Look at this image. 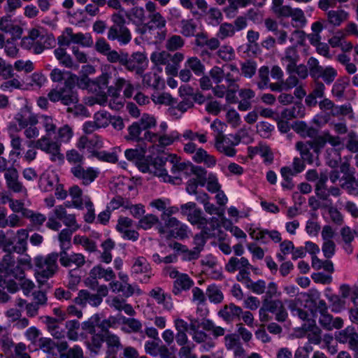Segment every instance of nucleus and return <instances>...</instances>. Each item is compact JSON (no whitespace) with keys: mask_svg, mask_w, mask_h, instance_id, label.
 <instances>
[{"mask_svg":"<svg viewBox=\"0 0 358 358\" xmlns=\"http://www.w3.org/2000/svg\"><path fill=\"white\" fill-rule=\"evenodd\" d=\"M196 320H192L189 324V329L192 331V340L201 344V350L203 352H208L213 349L215 343L206 331L212 333L214 338L222 336L225 334V329L222 327L216 326L214 322L208 319L201 320L199 324Z\"/></svg>","mask_w":358,"mask_h":358,"instance_id":"f257e3e1","label":"nucleus"},{"mask_svg":"<svg viewBox=\"0 0 358 358\" xmlns=\"http://www.w3.org/2000/svg\"><path fill=\"white\" fill-rule=\"evenodd\" d=\"M149 21L138 27L136 31L155 43H161L165 40L167 34L166 20L161 13L148 15Z\"/></svg>","mask_w":358,"mask_h":358,"instance_id":"f03ea898","label":"nucleus"},{"mask_svg":"<svg viewBox=\"0 0 358 358\" xmlns=\"http://www.w3.org/2000/svg\"><path fill=\"white\" fill-rule=\"evenodd\" d=\"M69 77L65 80L63 87L50 90L48 98L52 102L60 101L64 106L76 105L79 101L77 91L74 89L78 76L68 73Z\"/></svg>","mask_w":358,"mask_h":358,"instance_id":"7ed1b4c3","label":"nucleus"},{"mask_svg":"<svg viewBox=\"0 0 358 358\" xmlns=\"http://www.w3.org/2000/svg\"><path fill=\"white\" fill-rule=\"evenodd\" d=\"M58 253L52 252L46 256L36 257L35 262V278L40 286L52 278L58 271Z\"/></svg>","mask_w":358,"mask_h":358,"instance_id":"20e7f679","label":"nucleus"},{"mask_svg":"<svg viewBox=\"0 0 358 358\" xmlns=\"http://www.w3.org/2000/svg\"><path fill=\"white\" fill-rule=\"evenodd\" d=\"M113 24L108 29L107 38L108 40L117 41L120 45H127L132 38L131 33L126 26V20L120 12L114 13L111 15Z\"/></svg>","mask_w":358,"mask_h":358,"instance_id":"39448f33","label":"nucleus"},{"mask_svg":"<svg viewBox=\"0 0 358 358\" xmlns=\"http://www.w3.org/2000/svg\"><path fill=\"white\" fill-rule=\"evenodd\" d=\"M51 136H42L37 141H29L28 147L31 148L34 145L36 149L41 150L50 155V159L53 162H63L64 159V155L61 152V144L57 141H53Z\"/></svg>","mask_w":358,"mask_h":358,"instance_id":"423d86ee","label":"nucleus"},{"mask_svg":"<svg viewBox=\"0 0 358 358\" xmlns=\"http://www.w3.org/2000/svg\"><path fill=\"white\" fill-rule=\"evenodd\" d=\"M164 271L166 275L175 279L172 289L175 295H179L182 292L189 290L194 284L193 280L187 274L181 273L175 268L169 266L165 268Z\"/></svg>","mask_w":358,"mask_h":358,"instance_id":"0eeeda50","label":"nucleus"},{"mask_svg":"<svg viewBox=\"0 0 358 358\" xmlns=\"http://www.w3.org/2000/svg\"><path fill=\"white\" fill-rule=\"evenodd\" d=\"M240 142L241 138L238 135H230V136L217 135L215 139V148L220 153L231 157L236 154L234 146Z\"/></svg>","mask_w":358,"mask_h":358,"instance_id":"6e6552de","label":"nucleus"},{"mask_svg":"<svg viewBox=\"0 0 358 358\" xmlns=\"http://www.w3.org/2000/svg\"><path fill=\"white\" fill-rule=\"evenodd\" d=\"M71 173L76 179L81 181L82 185H89L98 177L99 171L91 166L85 167L82 166H71Z\"/></svg>","mask_w":358,"mask_h":358,"instance_id":"1a4fd4ad","label":"nucleus"},{"mask_svg":"<svg viewBox=\"0 0 358 358\" xmlns=\"http://www.w3.org/2000/svg\"><path fill=\"white\" fill-rule=\"evenodd\" d=\"M131 272L136 276L143 275L141 282L143 283H148L153 275L151 266L144 257H138L133 259Z\"/></svg>","mask_w":358,"mask_h":358,"instance_id":"9d476101","label":"nucleus"},{"mask_svg":"<svg viewBox=\"0 0 358 358\" xmlns=\"http://www.w3.org/2000/svg\"><path fill=\"white\" fill-rule=\"evenodd\" d=\"M60 264L66 268L74 267V269L80 268L86 262L85 256L81 253H68L67 250L60 251L58 253Z\"/></svg>","mask_w":358,"mask_h":358,"instance_id":"9b49d317","label":"nucleus"},{"mask_svg":"<svg viewBox=\"0 0 358 358\" xmlns=\"http://www.w3.org/2000/svg\"><path fill=\"white\" fill-rule=\"evenodd\" d=\"M123 88L124 96L127 98L131 97L134 92V87L131 81L122 77H116L114 85L108 87V95L113 97H118L120 91Z\"/></svg>","mask_w":358,"mask_h":358,"instance_id":"f8f14e48","label":"nucleus"},{"mask_svg":"<svg viewBox=\"0 0 358 358\" xmlns=\"http://www.w3.org/2000/svg\"><path fill=\"white\" fill-rule=\"evenodd\" d=\"M313 141V152L318 155L321 148H323L326 143H329L331 146L339 147L343 145L342 138L338 136H334L329 131H325L322 136H318L315 141Z\"/></svg>","mask_w":358,"mask_h":358,"instance_id":"ddd939ff","label":"nucleus"},{"mask_svg":"<svg viewBox=\"0 0 358 358\" xmlns=\"http://www.w3.org/2000/svg\"><path fill=\"white\" fill-rule=\"evenodd\" d=\"M169 163L171 165V181L169 182H180L181 180L180 175L181 172L185 171L187 164L185 162H180V158L176 155H169L166 157V163Z\"/></svg>","mask_w":358,"mask_h":358,"instance_id":"4468645a","label":"nucleus"},{"mask_svg":"<svg viewBox=\"0 0 358 358\" xmlns=\"http://www.w3.org/2000/svg\"><path fill=\"white\" fill-rule=\"evenodd\" d=\"M148 295L154 299L158 304L162 305L164 310L171 311L173 308V303L170 294L166 293L160 287L151 289Z\"/></svg>","mask_w":358,"mask_h":358,"instance_id":"2eb2a0df","label":"nucleus"},{"mask_svg":"<svg viewBox=\"0 0 358 358\" xmlns=\"http://www.w3.org/2000/svg\"><path fill=\"white\" fill-rule=\"evenodd\" d=\"M74 302L83 307L86 306L87 304L97 307L102 303V299L96 294H92L86 289H81L74 299Z\"/></svg>","mask_w":358,"mask_h":358,"instance_id":"dca6fc26","label":"nucleus"},{"mask_svg":"<svg viewBox=\"0 0 358 358\" xmlns=\"http://www.w3.org/2000/svg\"><path fill=\"white\" fill-rule=\"evenodd\" d=\"M165 164L166 157H150V173L162 178L164 182H170L171 176H169L167 171L164 168Z\"/></svg>","mask_w":358,"mask_h":358,"instance_id":"f3484780","label":"nucleus"},{"mask_svg":"<svg viewBox=\"0 0 358 358\" xmlns=\"http://www.w3.org/2000/svg\"><path fill=\"white\" fill-rule=\"evenodd\" d=\"M0 29L12 36L13 39L21 38L22 34V28L15 23L10 16H4L0 19Z\"/></svg>","mask_w":358,"mask_h":358,"instance_id":"a211bd4d","label":"nucleus"},{"mask_svg":"<svg viewBox=\"0 0 358 358\" xmlns=\"http://www.w3.org/2000/svg\"><path fill=\"white\" fill-rule=\"evenodd\" d=\"M144 138L152 143H159L162 146H167L171 145L175 141L179 138L177 132H172L169 134H164L159 136L157 134L146 131L144 134Z\"/></svg>","mask_w":358,"mask_h":358,"instance_id":"6ab92c4d","label":"nucleus"},{"mask_svg":"<svg viewBox=\"0 0 358 358\" xmlns=\"http://www.w3.org/2000/svg\"><path fill=\"white\" fill-rule=\"evenodd\" d=\"M295 148L299 152L301 158L306 163L313 164L315 159H317L318 155H316V157H315L314 154L310 151L313 150L312 141H298L295 145Z\"/></svg>","mask_w":358,"mask_h":358,"instance_id":"aec40b11","label":"nucleus"},{"mask_svg":"<svg viewBox=\"0 0 358 358\" xmlns=\"http://www.w3.org/2000/svg\"><path fill=\"white\" fill-rule=\"evenodd\" d=\"M107 304L115 310L124 311L129 316H134L136 311L132 306L127 303L126 301L118 296H113L106 300Z\"/></svg>","mask_w":358,"mask_h":358,"instance_id":"412c9836","label":"nucleus"},{"mask_svg":"<svg viewBox=\"0 0 358 358\" xmlns=\"http://www.w3.org/2000/svg\"><path fill=\"white\" fill-rule=\"evenodd\" d=\"M289 17L292 18V26L294 28H303L307 24V20L304 12L299 8H293L289 6L282 17Z\"/></svg>","mask_w":358,"mask_h":358,"instance_id":"4be33fe9","label":"nucleus"},{"mask_svg":"<svg viewBox=\"0 0 358 358\" xmlns=\"http://www.w3.org/2000/svg\"><path fill=\"white\" fill-rule=\"evenodd\" d=\"M319 323L324 329L328 331H331L334 329H339L343 326L342 318H334L328 312L320 314Z\"/></svg>","mask_w":358,"mask_h":358,"instance_id":"5701e85b","label":"nucleus"},{"mask_svg":"<svg viewBox=\"0 0 358 358\" xmlns=\"http://www.w3.org/2000/svg\"><path fill=\"white\" fill-rule=\"evenodd\" d=\"M327 22L333 27H340L349 18V13L343 9L329 10L326 13Z\"/></svg>","mask_w":358,"mask_h":358,"instance_id":"b1692460","label":"nucleus"},{"mask_svg":"<svg viewBox=\"0 0 358 358\" xmlns=\"http://www.w3.org/2000/svg\"><path fill=\"white\" fill-rule=\"evenodd\" d=\"M121 330L125 334H141L143 332V324L141 322L134 317H122Z\"/></svg>","mask_w":358,"mask_h":358,"instance_id":"393cba45","label":"nucleus"},{"mask_svg":"<svg viewBox=\"0 0 358 358\" xmlns=\"http://www.w3.org/2000/svg\"><path fill=\"white\" fill-rule=\"evenodd\" d=\"M90 275L94 279H103L106 282L115 279V273L112 268H105L101 264L94 266L90 269Z\"/></svg>","mask_w":358,"mask_h":358,"instance_id":"a878e982","label":"nucleus"},{"mask_svg":"<svg viewBox=\"0 0 358 358\" xmlns=\"http://www.w3.org/2000/svg\"><path fill=\"white\" fill-rule=\"evenodd\" d=\"M145 59V56L141 52L133 53L129 58L128 57V55L125 54L121 64L124 66L125 68L130 71H137L139 68V65L142 64Z\"/></svg>","mask_w":358,"mask_h":358,"instance_id":"bb28decb","label":"nucleus"},{"mask_svg":"<svg viewBox=\"0 0 358 358\" xmlns=\"http://www.w3.org/2000/svg\"><path fill=\"white\" fill-rule=\"evenodd\" d=\"M54 55L62 66L72 69H77L78 68V66L74 62L71 56L67 53L65 49L59 47L55 49Z\"/></svg>","mask_w":358,"mask_h":358,"instance_id":"cd10ccee","label":"nucleus"},{"mask_svg":"<svg viewBox=\"0 0 358 358\" xmlns=\"http://www.w3.org/2000/svg\"><path fill=\"white\" fill-rule=\"evenodd\" d=\"M282 62H286V71H290L299 60V55L295 45L285 49L284 55L281 58Z\"/></svg>","mask_w":358,"mask_h":358,"instance_id":"c85d7f7f","label":"nucleus"},{"mask_svg":"<svg viewBox=\"0 0 358 358\" xmlns=\"http://www.w3.org/2000/svg\"><path fill=\"white\" fill-rule=\"evenodd\" d=\"M29 238V232L26 229H20L17 231L15 234L16 243L13 247V250L19 253L23 254L27 250V239Z\"/></svg>","mask_w":358,"mask_h":358,"instance_id":"c756f323","label":"nucleus"},{"mask_svg":"<svg viewBox=\"0 0 358 358\" xmlns=\"http://www.w3.org/2000/svg\"><path fill=\"white\" fill-rule=\"evenodd\" d=\"M241 313H243L242 308L232 303L225 305L218 312L219 316L225 321H232L235 317H239Z\"/></svg>","mask_w":358,"mask_h":358,"instance_id":"7c9ffc66","label":"nucleus"},{"mask_svg":"<svg viewBox=\"0 0 358 358\" xmlns=\"http://www.w3.org/2000/svg\"><path fill=\"white\" fill-rule=\"evenodd\" d=\"M24 217L29 220L30 226L36 230H39L47 220L44 214L31 210H25Z\"/></svg>","mask_w":358,"mask_h":358,"instance_id":"2f4dec72","label":"nucleus"},{"mask_svg":"<svg viewBox=\"0 0 358 358\" xmlns=\"http://www.w3.org/2000/svg\"><path fill=\"white\" fill-rule=\"evenodd\" d=\"M192 160L196 163H204L208 167L212 168L216 165L217 160L214 156L209 155L202 148H199L192 156Z\"/></svg>","mask_w":358,"mask_h":358,"instance_id":"473e14b6","label":"nucleus"},{"mask_svg":"<svg viewBox=\"0 0 358 358\" xmlns=\"http://www.w3.org/2000/svg\"><path fill=\"white\" fill-rule=\"evenodd\" d=\"M224 68L229 70L228 72H224V78L227 83V88L231 87L238 86L236 82L239 79V69L234 64H228L224 66Z\"/></svg>","mask_w":358,"mask_h":358,"instance_id":"72a5a7b5","label":"nucleus"},{"mask_svg":"<svg viewBox=\"0 0 358 358\" xmlns=\"http://www.w3.org/2000/svg\"><path fill=\"white\" fill-rule=\"evenodd\" d=\"M250 266L248 259L245 257L238 258L236 257H231L228 262L225 264L224 268L226 271L234 273L237 271H239L243 268H247Z\"/></svg>","mask_w":358,"mask_h":358,"instance_id":"f704fd0d","label":"nucleus"},{"mask_svg":"<svg viewBox=\"0 0 358 358\" xmlns=\"http://www.w3.org/2000/svg\"><path fill=\"white\" fill-rule=\"evenodd\" d=\"M127 17L134 24L141 27L145 24V13L142 7L136 6L126 13Z\"/></svg>","mask_w":358,"mask_h":358,"instance_id":"c9c22d12","label":"nucleus"},{"mask_svg":"<svg viewBox=\"0 0 358 358\" xmlns=\"http://www.w3.org/2000/svg\"><path fill=\"white\" fill-rule=\"evenodd\" d=\"M4 177L7 186L15 192H21L26 189L23 187L21 182L18 181V173L17 170H11L9 173H5Z\"/></svg>","mask_w":358,"mask_h":358,"instance_id":"e433bc0d","label":"nucleus"},{"mask_svg":"<svg viewBox=\"0 0 358 358\" xmlns=\"http://www.w3.org/2000/svg\"><path fill=\"white\" fill-rule=\"evenodd\" d=\"M180 34L185 37L194 36L197 31V22L194 19H184L180 22Z\"/></svg>","mask_w":358,"mask_h":358,"instance_id":"4c0bfd02","label":"nucleus"},{"mask_svg":"<svg viewBox=\"0 0 358 358\" xmlns=\"http://www.w3.org/2000/svg\"><path fill=\"white\" fill-rule=\"evenodd\" d=\"M104 342H106L108 351L110 352L116 353L123 348L120 338L112 332L104 334Z\"/></svg>","mask_w":358,"mask_h":358,"instance_id":"58836bf2","label":"nucleus"},{"mask_svg":"<svg viewBox=\"0 0 358 358\" xmlns=\"http://www.w3.org/2000/svg\"><path fill=\"white\" fill-rule=\"evenodd\" d=\"M341 150L340 148H337V147H333L328 148L325 150V159L327 162V164L332 167H336L339 162L341 161Z\"/></svg>","mask_w":358,"mask_h":358,"instance_id":"ea45409f","label":"nucleus"},{"mask_svg":"<svg viewBox=\"0 0 358 358\" xmlns=\"http://www.w3.org/2000/svg\"><path fill=\"white\" fill-rule=\"evenodd\" d=\"M59 182L55 175L43 174L39 180V187L43 192H51Z\"/></svg>","mask_w":358,"mask_h":358,"instance_id":"a19ab883","label":"nucleus"},{"mask_svg":"<svg viewBox=\"0 0 358 358\" xmlns=\"http://www.w3.org/2000/svg\"><path fill=\"white\" fill-rule=\"evenodd\" d=\"M15 120L21 129H25L31 124H37L38 123V117L32 113H17L15 117Z\"/></svg>","mask_w":358,"mask_h":358,"instance_id":"79ce46f5","label":"nucleus"},{"mask_svg":"<svg viewBox=\"0 0 358 358\" xmlns=\"http://www.w3.org/2000/svg\"><path fill=\"white\" fill-rule=\"evenodd\" d=\"M349 85V80L346 77H341L336 80L331 89V94L338 99L343 98L345 91Z\"/></svg>","mask_w":358,"mask_h":358,"instance_id":"37998d69","label":"nucleus"},{"mask_svg":"<svg viewBox=\"0 0 358 358\" xmlns=\"http://www.w3.org/2000/svg\"><path fill=\"white\" fill-rule=\"evenodd\" d=\"M337 76L336 69L329 66L322 67V70L317 73V77H315L314 79L320 80V78H322L327 85H329L334 81Z\"/></svg>","mask_w":358,"mask_h":358,"instance_id":"c03bdc74","label":"nucleus"},{"mask_svg":"<svg viewBox=\"0 0 358 358\" xmlns=\"http://www.w3.org/2000/svg\"><path fill=\"white\" fill-rule=\"evenodd\" d=\"M14 263L13 257L10 253L6 254L3 257L2 262L0 263V286H2V282H6V277L8 273V269L10 268V266H13Z\"/></svg>","mask_w":358,"mask_h":358,"instance_id":"a18cd8bd","label":"nucleus"},{"mask_svg":"<svg viewBox=\"0 0 358 358\" xmlns=\"http://www.w3.org/2000/svg\"><path fill=\"white\" fill-rule=\"evenodd\" d=\"M66 159L72 166H82L85 164V157L76 149H71L66 152Z\"/></svg>","mask_w":358,"mask_h":358,"instance_id":"49530a36","label":"nucleus"},{"mask_svg":"<svg viewBox=\"0 0 358 358\" xmlns=\"http://www.w3.org/2000/svg\"><path fill=\"white\" fill-rule=\"evenodd\" d=\"M73 243L81 245L85 250L90 252H94L97 249L96 242L85 236L76 235L73 238Z\"/></svg>","mask_w":358,"mask_h":358,"instance_id":"de8ad7c7","label":"nucleus"},{"mask_svg":"<svg viewBox=\"0 0 358 358\" xmlns=\"http://www.w3.org/2000/svg\"><path fill=\"white\" fill-rule=\"evenodd\" d=\"M38 122L42 124L46 133L45 135L52 136L55 134L57 125L55 120L52 116L41 115L39 116Z\"/></svg>","mask_w":358,"mask_h":358,"instance_id":"09e8293b","label":"nucleus"},{"mask_svg":"<svg viewBox=\"0 0 358 358\" xmlns=\"http://www.w3.org/2000/svg\"><path fill=\"white\" fill-rule=\"evenodd\" d=\"M281 115L287 120L302 117L304 115V108L301 103L296 104L291 108L283 110Z\"/></svg>","mask_w":358,"mask_h":358,"instance_id":"8fccbe9b","label":"nucleus"},{"mask_svg":"<svg viewBox=\"0 0 358 358\" xmlns=\"http://www.w3.org/2000/svg\"><path fill=\"white\" fill-rule=\"evenodd\" d=\"M206 295L210 301L213 303H220L224 299L222 292L214 284L210 285L207 287Z\"/></svg>","mask_w":358,"mask_h":358,"instance_id":"3c124183","label":"nucleus"},{"mask_svg":"<svg viewBox=\"0 0 358 358\" xmlns=\"http://www.w3.org/2000/svg\"><path fill=\"white\" fill-rule=\"evenodd\" d=\"M343 145V143L341 146ZM344 145L350 152H358V134L353 130L350 131L345 138V143Z\"/></svg>","mask_w":358,"mask_h":358,"instance_id":"603ef678","label":"nucleus"},{"mask_svg":"<svg viewBox=\"0 0 358 358\" xmlns=\"http://www.w3.org/2000/svg\"><path fill=\"white\" fill-rule=\"evenodd\" d=\"M257 67V63L254 60H245L241 63V74L247 78H251L256 73Z\"/></svg>","mask_w":358,"mask_h":358,"instance_id":"864d4df0","label":"nucleus"},{"mask_svg":"<svg viewBox=\"0 0 358 358\" xmlns=\"http://www.w3.org/2000/svg\"><path fill=\"white\" fill-rule=\"evenodd\" d=\"M185 45V40L179 35H172L166 41L165 48L169 51H176L182 48Z\"/></svg>","mask_w":358,"mask_h":358,"instance_id":"5fc2aeb1","label":"nucleus"},{"mask_svg":"<svg viewBox=\"0 0 358 358\" xmlns=\"http://www.w3.org/2000/svg\"><path fill=\"white\" fill-rule=\"evenodd\" d=\"M236 33V29L234 24L228 22H224L220 24L216 36L221 40H224L227 38L232 37Z\"/></svg>","mask_w":358,"mask_h":358,"instance_id":"6e6d98bb","label":"nucleus"},{"mask_svg":"<svg viewBox=\"0 0 358 358\" xmlns=\"http://www.w3.org/2000/svg\"><path fill=\"white\" fill-rule=\"evenodd\" d=\"M150 60L156 66L165 65L170 62V53L166 50L155 51L151 54Z\"/></svg>","mask_w":358,"mask_h":358,"instance_id":"4d7b16f0","label":"nucleus"},{"mask_svg":"<svg viewBox=\"0 0 358 358\" xmlns=\"http://www.w3.org/2000/svg\"><path fill=\"white\" fill-rule=\"evenodd\" d=\"M73 136V131L69 124H64L57 130V141L60 143H69Z\"/></svg>","mask_w":358,"mask_h":358,"instance_id":"13d9d810","label":"nucleus"},{"mask_svg":"<svg viewBox=\"0 0 358 358\" xmlns=\"http://www.w3.org/2000/svg\"><path fill=\"white\" fill-rule=\"evenodd\" d=\"M92 155L100 161L115 164L118 161V157L115 152L92 151Z\"/></svg>","mask_w":358,"mask_h":358,"instance_id":"bf43d9fd","label":"nucleus"},{"mask_svg":"<svg viewBox=\"0 0 358 358\" xmlns=\"http://www.w3.org/2000/svg\"><path fill=\"white\" fill-rule=\"evenodd\" d=\"M341 187L350 194L358 196V176L357 178H355L354 176L348 177L345 182L341 185Z\"/></svg>","mask_w":358,"mask_h":358,"instance_id":"052dcab7","label":"nucleus"},{"mask_svg":"<svg viewBox=\"0 0 358 358\" xmlns=\"http://www.w3.org/2000/svg\"><path fill=\"white\" fill-rule=\"evenodd\" d=\"M186 66L196 76H201L204 73L205 66L196 57H189L186 62Z\"/></svg>","mask_w":358,"mask_h":358,"instance_id":"680f3d73","label":"nucleus"},{"mask_svg":"<svg viewBox=\"0 0 358 358\" xmlns=\"http://www.w3.org/2000/svg\"><path fill=\"white\" fill-rule=\"evenodd\" d=\"M269 69L266 66H262L258 71L259 81L257 85L259 90H264L268 87L269 83Z\"/></svg>","mask_w":358,"mask_h":358,"instance_id":"e2e57ef3","label":"nucleus"},{"mask_svg":"<svg viewBox=\"0 0 358 358\" xmlns=\"http://www.w3.org/2000/svg\"><path fill=\"white\" fill-rule=\"evenodd\" d=\"M82 329L90 334H94L96 327L99 328V315L94 314L81 324Z\"/></svg>","mask_w":358,"mask_h":358,"instance_id":"0e129e2a","label":"nucleus"},{"mask_svg":"<svg viewBox=\"0 0 358 358\" xmlns=\"http://www.w3.org/2000/svg\"><path fill=\"white\" fill-rule=\"evenodd\" d=\"M73 231L64 229L59 234L58 239L60 243L61 251L67 250L71 246V239Z\"/></svg>","mask_w":358,"mask_h":358,"instance_id":"69168bd1","label":"nucleus"},{"mask_svg":"<svg viewBox=\"0 0 358 358\" xmlns=\"http://www.w3.org/2000/svg\"><path fill=\"white\" fill-rule=\"evenodd\" d=\"M188 221L197 227H203L206 222V218L202 215V211L199 208H194L187 216Z\"/></svg>","mask_w":358,"mask_h":358,"instance_id":"338daca9","label":"nucleus"},{"mask_svg":"<svg viewBox=\"0 0 358 358\" xmlns=\"http://www.w3.org/2000/svg\"><path fill=\"white\" fill-rule=\"evenodd\" d=\"M159 222V217L153 214H148L140 219L138 227L144 230L151 229L154 225Z\"/></svg>","mask_w":358,"mask_h":358,"instance_id":"774afa93","label":"nucleus"}]
</instances>
